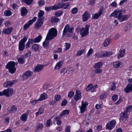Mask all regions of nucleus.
Wrapping results in <instances>:
<instances>
[{
	"instance_id": "nucleus-57",
	"label": "nucleus",
	"mask_w": 132,
	"mask_h": 132,
	"mask_svg": "<svg viewBox=\"0 0 132 132\" xmlns=\"http://www.w3.org/2000/svg\"><path fill=\"white\" fill-rule=\"evenodd\" d=\"M118 97L117 95H113L112 97V99L113 101H115L118 99Z\"/></svg>"
},
{
	"instance_id": "nucleus-46",
	"label": "nucleus",
	"mask_w": 132,
	"mask_h": 132,
	"mask_svg": "<svg viewBox=\"0 0 132 132\" xmlns=\"http://www.w3.org/2000/svg\"><path fill=\"white\" fill-rule=\"evenodd\" d=\"M12 13L10 11L6 10L4 12V14L5 16H8L11 15Z\"/></svg>"
},
{
	"instance_id": "nucleus-63",
	"label": "nucleus",
	"mask_w": 132,
	"mask_h": 132,
	"mask_svg": "<svg viewBox=\"0 0 132 132\" xmlns=\"http://www.w3.org/2000/svg\"><path fill=\"white\" fill-rule=\"evenodd\" d=\"M9 118L8 117L4 119V122L5 123L8 124L9 121Z\"/></svg>"
},
{
	"instance_id": "nucleus-8",
	"label": "nucleus",
	"mask_w": 132,
	"mask_h": 132,
	"mask_svg": "<svg viewBox=\"0 0 132 132\" xmlns=\"http://www.w3.org/2000/svg\"><path fill=\"white\" fill-rule=\"evenodd\" d=\"M33 74V73L32 71L29 70L23 73L22 75V77L23 80H26L28 78L31 77Z\"/></svg>"
},
{
	"instance_id": "nucleus-17",
	"label": "nucleus",
	"mask_w": 132,
	"mask_h": 132,
	"mask_svg": "<svg viewBox=\"0 0 132 132\" xmlns=\"http://www.w3.org/2000/svg\"><path fill=\"white\" fill-rule=\"evenodd\" d=\"M14 81H8L5 82L4 84V87L9 88L12 86L15 83Z\"/></svg>"
},
{
	"instance_id": "nucleus-53",
	"label": "nucleus",
	"mask_w": 132,
	"mask_h": 132,
	"mask_svg": "<svg viewBox=\"0 0 132 132\" xmlns=\"http://www.w3.org/2000/svg\"><path fill=\"white\" fill-rule=\"evenodd\" d=\"M78 11V9L76 7H74L72 9L71 13L73 14L76 13Z\"/></svg>"
},
{
	"instance_id": "nucleus-51",
	"label": "nucleus",
	"mask_w": 132,
	"mask_h": 132,
	"mask_svg": "<svg viewBox=\"0 0 132 132\" xmlns=\"http://www.w3.org/2000/svg\"><path fill=\"white\" fill-rule=\"evenodd\" d=\"M67 100L64 99L61 102V105L62 106L66 105L67 103Z\"/></svg>"
},
{
	"instance_id": "nucleus-9",
	"label": "nucleus",
	"mask_w": 132,
	"mask_h": 132,
	"mask_svg": "<svg viewBox=\"0 0 132 132\" xmlns=\"http://www.w3.org/2000/svg\"><path fill=\"white\" fill-rule=\"evenodd\" d=\"M36 18V17H35L32 20H30L28 22L24 25L23 27V30H25L29 28L30 25L32 24L35 21Z\"/></svg>"
},
{
	"instance_id": "nucleus-43",
	"label": "nucleus",
	"mask_w": 132,
	"mask_h": 132,
	"mask_svg": "<svg viewBox=\"0 0 132 132\" xmlns=\"http://www.w3.org/2000/svg\"><path fill=\"white\" fill-rule=\"evenodd\" d=\"M67 70L65 68H63L60 71V73L62 75H64L67 72Z\"/></svg>"
},
{
	"instance_id": "nucleus-4",
	"label": "nucleus",
	"mask_w": 132,
	"mask_h": 132,
	"mask_svg": "<svg viewBox=\"0 0 132 132\" xmlns=\"http://www.w3.org/2000/svg\"><path fill=\"white\" fill-rule=\"evenodd\" d=\"M15 93L14 90L12 88H7L0 92V96L5 95L6 97L12 96Z\"/></svg>"
},
{
	"instance_id": "nucleus-25",
	"label": "nucleus",
	"mask_w": 132,
	"mask_h": 132,
	"mask_svg": "<svg viewBox=\"0 0 132 132\" xmlns=\"http://www.w3.org/2000/svg\"><path fill=\"white\" fill-rule=\"evenodd\" d=\"M81 104L82 105L80 106V109L81 110V113H82L84 112L86 110V106L84 105V102L82 101L81 102Z\"/></svg>"
},
{
	"instance_id": "nucleus-13",
	"label": "nucleus",
	"mask_w": 132,
	"mask_h": 132,
	"mask_svg": "<svg viewBox=\"0 0 132 132\" xmlns=\"http://www.w3.org/2000/svg\"><path fill=\"white\" fill-rule=\"evenodd\" d=\"M44 67V65L38 64L34 69V71L35 72H40L43 70Z\"/></svg>"
},
{
	"instance_id": "nucleus-34",
	"label": "nucleus",
	"mask_w": 132,
	"mask_h": 132,
	"mask_svg": "<svg viewBox=\"0 0 132 132\" xmlns=\"http://www.w3.org/2000/svg\"><path fill=\"white\" fill-rule=\"evenodd\" d=\"M20 119L23 121H25L27 119V114H23L20 117Z\"/></svg>"
},
{
	"instance_id": "nucleus-39",
	"label": "nucleus",
	"mask_w": 132,
	"mask_h": 132,
	"mask_svg": "<svg viewBox=\"0 0 132 132\" xmlns=\"http://www.w3.org/2000/svg\"><path fill=\"white\" fill-rule=\"evenodd\" d=\"M43 111L44 110L42 108H40L38 111L36 113V116H37L39 114H42L43 112Z\"/></svg>"
},
{
	"instance_id": "nucleus-28",
	"label": "nucleus",
	"mask_w": 132,
	"mask_h": 132,
	"mask_svg": "<svg viewBox=\"0 0 132 132\" xmlns=\"http://www.w3.org/2000/svg\"><path fill=\"white\" fill-rule=\"evenodd\" d=\"M43 125L42 123H39L38 124L36 127L35 131H38L39 130L43 128Z\"/></svg>"
},
{
	"instance_id": "nucleus-3",
	"label": "nucleus",
	"mask_w": 132,
	"mask_h": 132,
	"mask_svg": "<svg viewBox=\"0 0 132 132\" xmlns=\"http://www.w3.org/2000/svg\"><path fill=\"white\" fill-rule=\"evenodd\" d=\"M17 65V64L13 61H10L7 64L6 68L8 69L9 71L11 73L13 74L15 72L16 69L15 67V64Z\"/></svg>"
},
{
	"instance_id": "nucleus-35",
	"label": "nucleus",
	"mask_w": 132,
	"mask_h": 132,
	"mask_svg": "<svg viewBox=\"0 0 132 132\" xmlns=\"http://www.w3.org/2000/svg\"><path fill=\"white\" fill-rule=\"evenodd\" d=\"M32 48L33 51H37L39 48V45L37 44H34L32 46Z\"/></svg>"
},
{
	"instance_id": "nucleus-49",
	"label": "nucleus",
	"mask_w": 132,
	"mask_h": 132,
	"mask_svg": "<svg viewBox=\"0 0 132 132\" xmlns=\"http://www.w3.org/2000/svg\"><path fill=\"white\" fill-rule=\"evenodd\" d=\"M93 87V85L92 84H89L86 88V90L87 91H88L91 89Z\"/></svg>"
},
{
	"instance_id": "nucleus-50",
	"label": "nucleus",
	"mask_w": 132,
	"mask_h": 132,
	"mask_svg": "<svg viewBox=\"0 0 132 132\" xmlns=\"http://www.w3.org/2000/svg\"><path fill=\"white\" fill-rule=\"evenodd\" d=\"M54 98L56 101H58L61 98L60 96L59 95H56L55 96Z\"/></svg>"
},
{
	"instance_id": "nucleus-54",
	"label": "nucleus",
	"mask_w": 132,
	"mask_h": 132,
	"mask_svg": "<svg viewBox=\"0 0 132 132\" xmlns=\"http://www.w3.org/2000/svg\"><path fill=\"white\" fill-rule=\"evenodd\" d=\"M65 50H68L70 47L71 45L69 43H67L66 42L65 43Z\"/></svg>"
},
{
	"instance_id": "nucleus-30",
	"label": "nucleus",
	"mask_w": 132,
	"mask_h": 132,
	"mask_svg": "<svg viewBox=\"0 0 132 132\" xmlns=\"http://www.w3.org/2000/svg\"><path fill=\"white\" fill-rule=\"evenodd\" d=\"M102 63L101 62H98L95 64L94 68L95 69H100L102 65Z\"/></svg>"
},
{
	"instance_id": "nucleus-21",
	"label": "nucleus",
	"mask_w": 132,
	"mask_h": 132,
	"mask_svg": "<svg viewBox=\"0 0 132 132\" xmlns=\"http://www.w3.org/2000/svg\"><path fill=\"white\" fill-rule=\"evenodd\" d=\"M63 62L62 61H60L57 63L55 65V67L54 68V70H59L61 67L62 65L63 64Z\"/></svg>"
},
{
	"instance_id": "nucleus-40",
	"label": "nucleus",
	"mask_w": 132,
	"mask_h": 132,
	"mask_svg": "<svg viewBox=\"0 0 132 132\" xmlns=\"http://www.w3.org/2000/svg\"><path fill=\"white\" fill-rule=\"evenodd\" d=\"M18 61L19 63L23 64L25 62V59L24 58L19 57L18 59Z\"/></svg>"
},
{
	"instance_id": "nucleus-31",
	"label": "nucleus",
	"mask_w": 132,
	"mask_h": 132,
	"mask_svg": "<svg viewBox=\"0 0 132 132\" xmlns=\"http://www.w3.org/2000/svg\"><path fill=\"white\" fill-rule=\"evenodd\" d=\"M85 52V49H84L78 51L76 54L77 56L81 55L82 54H84Z\"/></svg>"
},
{
	"instance_id": "nucleus-7",
	"label": "nucleus",
	"mask_w": 132,
	"mask_h": 132,
	"mask_svg": "<svg viewBox=\"0 0 132 132\" xmlns=\"http://www.w3.org/2000/svg\"><path fill=\"white\" fill-rule=\"evenodd\" d=\"M27 39V38L24 36L19 43V49L20 51H23L25 47V43Z\"/></svg>"
},
{
	"instance_id": "nucleus-26",
	"label": "nucleus",
	"mask_w": 132,
	"mask_h": 132,
	"mask_svg": "<svg viewBox=\"0 0 132 132\" xmlns=\"http://www.w3.org/2000/svg\"><path fill=\"white\" fill-rule=\"evenodd\" d=\"M120 10H115L113 13L111 14L110 16H114L115 17H118V15L119 13H120Z\"/></svg>"
},
{
	"instance_id": "nucleus-18",
	"label": "nucleus",
	"mask_w": 132,
	"mask_h": 132,
	"mask_svg": "<svg viewBox=\"0 0 132 132\" xmlns=\"http://www.w3.org/2000/svg\"><path fill=\"white\" fill-rule=\"evenodd\" d=\"M124 90L127 93H128L132 91V84H128L125 88Z\"/></svg>"
},
{
	"instance_id": "nucleus-10",
	"label": "nucleus",
	"mask_w": 132,
	"mask_h": 132,
	"mask_svg": "<svg viewBox=\"0 0 132 132\" xmlns=\"http://www.w3.org/2000/svg\"><path fill=\"white\" fill-rule=\"evenodd\" d=\"M129 16L128 15H122L121 11H120V13L118 15V18L120 22H122L127 20L129 17Z\"/></svg>"
},
{
	"instance_id": "nucleus-37",
	"label": "nucleus",
	"mask_w": 132,
	"mask_h": 132,
	"mask_svg": "<svg viewBox=\"0 0 132 132\" xmlns=\"http://www.w3.org/2000/svg\"><path fill=\"white\" fill-rule=\"evenodd\" d=\"M59 20L58 18H56L54 16L52 17L51 20V21L52 23L55 22H57Z\"/></svg>"
},
{
	"instance_id": "nucleus-38",
	"label": "nucleus",
	"mask_w": 132,
	"mask_h": 132,
	"mask_svg": "<svg viewBox=\"0 0 132 132\" xmlns=\"http://www.w3.org/2000/svg\"><path fill=\"white\" fill-rule=\"evenodd\" d=\"M48 40H50L47 39V37L45 41L43 42V45L44 47H47L49 45Z\"/></svg>"
},
{
	"instance_id": "nucleus-58",
	"label": "nucleus",
	"mask_w": 132,
	"mask_h": 132,
	"mask_svg": "<svg viewBox=\"0 0 132 132\" xmlns=\"http://www.w3.org/2000/svg\"><path fill=\"white\" fill-rule=\"evenodd\" d=\"M112 87L110 89L111 91L114 90L116 88L115 84L114 82H113L112 83V84L111 86Z\"/></svg>"
},
{
	"instance_id": "nucleus-22",
	"label": "nucleus",
	"mask_w": 132,
	"mask_h": 132,
	"mask_svg": "<svg viewBox=\"0 0 132 132\" xmlns=\"http://www.w3.org/2000/svg\"><path fill=\"white\" fill-rule=\"evenodd\" d=\"M27 10L26 7H23L21 9V13L22 16H25L27 15Z\"/></svg>"
},
{
	"instance_id": "nucleus-2",
	"label": "nucleus",
	"mask_w": 132,
	"mask_h": 132,
	"mask_svg": "<svg viewBox=\"0 0 132 132\" xmlns=\"http://www.w3.org/2000/svg\"><path fill=\"white\" fill-rule=\"evenodd\" d=\"M57 34V31L55 28H52L49 31L47 35V39L50 40L54 38Z\"/></svg>"
},
{
	"instance_id": "nucleus-44",
	"label": "nucleus",
	"mask_w": 132,
	"mask_h": 132,
	"mask_svg": "<svg viewBox=\"0 0 132 132\" xmlns=\"http://www.w3.org/2000/svg\"><path fill=\"white\" fill-rule=\"evenodd\" d=\"M54 9V6H47L45 7V10L47 11H49L51 10H55L54 9Z\"/></svg>"
},
{
	"instance_id": "nucleus-24",
	"label": "nucleus",
	"mask_w": 132,
	"mask_h": 132,
	"mask_svg": "<svg viewBox=\"0 0 132 132\" xmlns=\"http://www.w3.org/2000/svg\"><path fill=\"white\" fill-rule=\"evenodd\" d=\"M47 98V94L45 93L42 94L39 98L38 99V101H42L45 99Z\"/></svg>"
},
{
	"instance_id": "nucleus-52",
	"label": "nucleus",
	"mask_w": 132,
	"mask_h": 132,
	"mask_svg": "<svg viewBox=\"0 0 132 132\" xmlns=\"http://www.w3.org/2000/svg\"><path fill=\"white\" fill-rule=\"evenodd\" d=\"M131 27L129 24H128L127 25V26L125 27L124 28V30L125 32H127L128 30Z\"/></svg>"
},
{
	"instance_id": "nucleus-23",
	"label": "nucleus",
	"mask_w": 132,
	"mask_h": 132,
	"mask_svg": "<svg viewBox=\"0 0 132 132\" xmlns=\"http://www.w3.org/2000/svg\"><path fill=\"white\" fill-rule=\"evenodd\" d=\"M44 14V12L42 10L40 11L38 15L39 18L38 20H42L43 21L44 19V17L43 16Z\"/></svg>"
},
{
	"instance_id": "nucleus-56",
	"label": "nucleus",
	"mask_w": 132,
	"mask_h": 132,
	"mask_svg": "<svg viewBox=\"0 0 132 132\" xmlns=\"http://www.w3.org/2000/svg\"><path fill=\"white\" fill-rule=\"evenodd\" d=\"M131 108L132 106H129L127 108L126 110L125 111L128 113L130 111Z\"/></svg>"
},
{
	"instance_id": "nucleus-62",
	"label": "nucleus",
	"mask_w": 132,
	"mask_h": 132,
	"mask_svg": "<svg viewBox=\"0 0 132 132\" xmlns=\"http://www.w3.org/2000/svg\"><path fill=\"white\" fill-rule=\"evenodd\" d=\"M45 3V2L43 0H41L38 2V5L39 6H42Z\"/></svg>"
},
{
	"instance_id": "nucleus-41",
	"label": "nucleus",
	"mask_w": 132,
	"mask_h": 132,
	"mask_svg": "<svg viewBox=\"0 0 132 132\" xmlns=\"http://www.w3.org/2000/svg\"><path fill=\"white\" fill-rule=\"evenodd\" d=\"M110 40V39H106L104 41L103 44V46L105 47L108 46L109 44Z\"/></svg>"
},
{
	"instance_id": "nucleus-33",
	"label": "nucleus",
	"mask_w": 132,
	"mask_h": 132,
	"mask_svg": "<svg viewBox=\"0 0 132 132\" xmlns=\"http://www.w3.org/2000/svg\"><path fill=\"white\" fill-rule=\"evenodd\" d=\"M55 10H56L57 9L62 8V3L61 4L60 3H59L57 5H53Z\"/></svg>"
},
{
	"instance_id": "nucleus-61",
	"label": "nucleus",
	"mask_w": 132,
	"mask_h": 132,
	"mask_svg": "<svg viewBox=\"0 0 132 132\" xmlns=\"http://www.w3.org/2000/svg\"><path fill=\"white\" fill-rule=\"evenodd\" d=\"M51 120L49 119L47 120L46 122V126L47 127L50 126L51 124Z\"/></svg>"
},
{
	"instance_id": "nucleus-1",
	"label": "nucleus",
	"mask_w": 132,
	"mask_h": 132,
	"mask_svg": "<svg viewBox=\"0 0 132 132\" xmlns=\"http://www.w3.org/2000/svg\"><path fill=\"white\" fill-rule=\"evenodd\" d=\"M73 32V28H70L68 24H67L64 27L63 32V36L66 35V36L70 37L71 36Z\"/></svg>"
},
{
	"instance_id": "nucleus-48",
	"label": "nucleus",
	"mask_w": 132,
	"mask_h": 132,
	"mask_svg": "<svg viewBox=\"0 0 132 132\" xmlns=\"http://www.w3.org/2000/svg\"><path fill=\"white\" fill-rule=\"evenodd\" d=\"M33 0H23V1L28 5L31 4Z\"/></svg>"
},
{
	"instance_id": "nucleus-64",
	"label": "nucleus",
	"mask_w": 132,
	"mask_h": 132,
	"mask_svg": "<svg viewBox=\"0 0 132 132\" xmlns=\"http://www.w3.org/2000/svg\"><path fill=\"white\" fill-rule=\"evenodd\" d=\"M70 126H67L65 129V132H70Z\"/></svg>"
},
{
	"instance_id": "nucleus-5",
	"label": "nucleus",
	"mask_w": 132,
	"mask_h": 132,
	"mask_svg": "<svg viewBox=\"0 0 132 132\" xmlns=\"http://www.w3.org/2000/svg\"><path fill=\"white\" fill-rule=\"evenodd\" d=\"M102 52H97L95 54V57L96 58H103L104 57L109 56L112 54L111 52H105L104 54H102Z\"/></svg>"
},
{
	"instance_id": "nucleus-11",
	"label": "nucleus",
	"mask_w": 132,
	"mask_h": 132,
	"mask_svg": "<svg viewBox=\"0 0 132 132\" xmlns=\"http://www.w3.org/2000/svg\"><path fill=\"white\" fill-rule=\"evenodd\" d=\"M116 121L115 120H113L110 121L109 123H108L106 126V128L109 129H111L115 125Z\"/></svg>"
},
{
	"instance_id": "nucleus-12",
	"label": "nucleus",
	"mask_w": 132,
	"mask_h": 132,
	"mask_svg": "<svg viewBox=\"0 0 132 132\" xmlns=\"http://www.w3.org/2000/svg\"><path fill=\"white\" fill-rule=\"evenodd\" d=\"M90 14L86 11L82 15V19L84 21H87L90 16Z\"/></svg>"
},
{
	"instance_id": "nucleus-32",
	"label": "nucleus",
	"mask_w": 132,
	"mask_h": 132,
	"mask_svg": "<svg viewBox=\"0 0 132 132\" xmlns=\"http://www.w3.org/2000/svg\"><path fill=\"white\" fill-rule=\"evenodd\" d=\"M17 109L16 107L14 105H13L11 107L9 111V113L14 112L16 111Z\"/></svg>"
},
{
	"instance_id": "nucleus-6",
	"label": "nucleus",
	"mask_w": 132,
	"mask_h": 132,
	"mask_svg": "<svg viewBox=\"0 0 132 132\" xmlns=\"http://www.w3.org/2000/svg\"><path fill=\"white\" fill-rule=\"evenodd\" d=\"M89 27L90 25L87 24L86 25L85 28H82L80 30V33L82 37H85L88 34Z\"/></svg>"
},
{
	"instance_id": "nucleus-20",
	"label": "nucleus",
	"mask_w": 132,
	"mask_h": 132,
	"mask_svg": "<svg viewBox=\"0 0 132 132\" xmlns=\"http://www.w3.org/2000/svg\"><path fill=\"white\" fill-rule=\"evenodd\" d=\"M13 30V28L12 27H9L7 29L4 30L2 31V33H4L7 35H9L11 33Z\"/></svg>"
},
{
	"instance_id": "nucleus-59",
	"label": "nucleus",
	"mask_w": 132,
	"mask_h": 132,
	"mask_svg": "<svg viewBox=\"0 0 132 132\" xmlns=\"http://www.w3.org/2000/svg\"><path fill=\"white\" fill-rule=\"evenodd\" d=\"M93 52V50L92 48H90L89 50L87 53V56L88 57Z\"/></svg>"
},
{
	"instance_id": "nucleus-29",
	"label": "nucleus",
	"mask_w": 132,
	"mask_h": 132,
	"mask_svg": "<svg viewBox=\"0 0 132 132\" xmlns=\"http://www.w3.org/2000/svg\"><path fill=\"white\" fill-rule=\"evenodd\" d=\"M42 38V37L40 35H39L37 37H36L34 39V43H39L41 40Z\"/></svg>"
},
{
	"instance_id": "nucleus-60",
	"label": "nucleus",
	"mask_w": 132,
	"mask_h": 132,
	"mask_svg": "<svg viewBox=\"0 0 132 132\" xmlns=\"http://www.w3.org/2000/svg\"><path fill=\"white\" fill-rule=\"evenodd\" d=\"M74 95V93L72 91L70 92L68 94V96L70 98L72 97Z\"/></svg>"
},
{
	"instance_id": "nucleus-19",
	"label": "nucleus",
	"mask_w": 132,
	"mask_h": 132,
	"mask_svg": "<svg viewBox=\"0 0 132 132\" xmlns=\"http://www.w3.org/2000/svg\"><path fill=\"white\" fill-rule=\"evenodd\" d=\"M43 23V21L42 20H38L35 23V28L36 29H38L41 27Z\"/></svg>"
},
{
	"instance_id": "nucleus-27",
	"label": "nucleus",
	"mask_w": 132,
	"mask_h": 132,
	"mask_svg": "<svg viewBox=\"0 0 132 132\" xmlns=\"http://www.w3.org/2000/svg\"><path fill=\"white\" fill-rule=\"evenodd\" d=\"M125 51L126 50L125 49L121 50L120 52V54L118 56L117 58L119 59L120 58L123 57L125 55L124 54L125 52Z\"/></svg>"
},
{
	"instance_id": "nucleus-15",
	"label": "nucleus",
	"mask_w": 132,
	"mask_h": 132,
	"mask_svg": "<svg viewBox=\"0 0 132 132\" xmlns=\"http://www.w3.org/2000/svg\"><path fill=\"white\" fill-rule=\"evenodd\" d=\"M81 93L78 90H76V94L74 96V98L76 101H77L81 98Z\"/></svg>"
},
{
	"instance_id": "nucleus-47",
	"label": "nucleus",
	"mask_w": 132,
	"mask_h": 132,
	"mask_svg": "<svg viewBox=\"0 0 132 132\" xmlns=\"http://www.w3.org/2000/svg\"><path fill=\"white\" fill-rule=\"evenodd\" d=\"M62 8H63L64 9H66L69 6L70 4L69 3H62Z\"/></svg>"
},
{
	"instance_id": "nucleus-42",
	"label": "nucleus",
	"mask_w": 132,
	"mask_h": 132,
	"mask_svg": "<svg viewBox=\"0 0 132 132\" xmlns=\"http://www.w3.org/2000/svg\"><path fill=\"white\" fill-rule=\"evenodd\" d=\"M69 112V110H65L63 111L60 114L61 116H63L64 115H67Z\"/></svg>"
},
{
	"instance_id": "nucleus-14",
	"label": "nucleus",
	"mask_w": 132,
	"mask_h": 132,
	"mask_svg": "<svg viewBox=\"0 0 132 132\" xmlns=\"http://www.w3.org/2000/svg\"><path fill=\"white\" fill-rule=\"evenodd\" d=\"M128 113L125 111L122 113L120 115V120L126 121L128 118Z\"/></svg>"
},
{
	"instance_id": "nucleus-45",
	"label": "nucleus",
	"mask_w": 132,
	"mask_h": 132,
	"mask_svg": "<svg viewBox=\"0 0 132 132\" xmlns=\"http://www.w3.org/2000/svg\"><path fill=\"white\" fill-rule=\"evenodd\" d=\"M63 13L62 11H61L59 12H56L55 13V15L57 17H58L61 15Z\"/></svg>"
},
{
	"instance_id": "nucleus-55",
	"label": "nucleus",
	"mask_w": 132,
	"mask_h": 132,
	"mask_svg": "<svg viewBox=\"0 0 132 132\" xmlns=\"http://www.w3.org/2000/svg\"><path fill=\"white\" fill-rule=\"evenodd\" d=\"M95 71V73L96 74H100L101 73L102 70L100 69H96Z\"/></svg>"
},
{
	"instance_id": "nucleus-16",
	"label": "nucleus",
	"mask_w": 132,
	"mask_h": 132,
	"mask_svg": "<svg viewBox=\"0 0 132 132\" xmlns=\"http://www.w3.org/2000/svg\"><path fill=\"white\" fill-rule=\"evenodd\" d=\"M103 9L101 8L98 10V12L94 14V16H92L93 18L94 19H96L103 13Z\"/></svg>"
},
{
	"instance_id": "nucleus-36",
	"label": "nucleus",
	"mask_w": 132,
	"mask_h": 132,
	"mask_svg": "<svg viewBox=\"0 0 132 132\" xmlns=\"http://www.w3.org/2000/svg\"><path fill=\"white\" fill-rule=\"evenodd\" d=\"M122 64L121 62H119L117 61L114 62L113 63L114 67L117 68H118L121 64Z\"/></svg>"
}]
</instances>
